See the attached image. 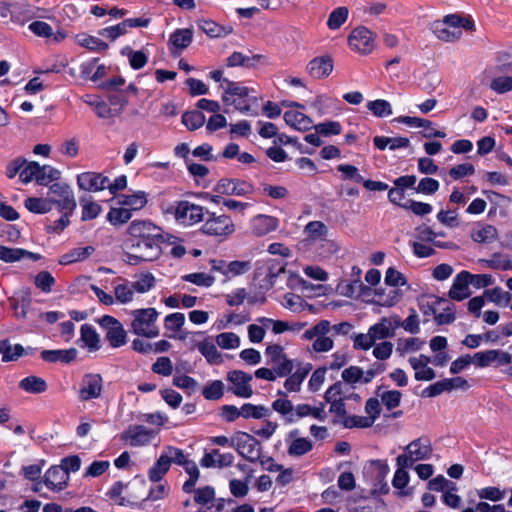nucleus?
Segmentation results:
<instances>
[{
    "instance_id": "obj_20",
    "label": "nucleus",
    "mask_w": 512,
    "mask_h": 512,
    "mask_svg": "<svg viewBox=\"0 0 512 512\" xmlns=\"http://www.w3.org/2000/svg\"><path fill=\"white\" fill-rule=\"evenodd\" d=\"M70 475L59 465L51 466L44 474V484L52 491L64 490L69 483Z\"/></svg>"
},
{
    "instance_id": "obj_49",
    "label": "nucleus",
    "mask_w": 512,
    "mask_h": 512,
    "mask_svg": "<svg viewBox=\"0 0 512 512\" xmlns=\"http://www.w3.org/2000/svg\"><path fill=\"white\" fill-rule=\"evenodd\" d=\"M76 41L80 46L94 52L105 51L108 49L107 43L91 35L79 34L76 36Z\"/></svg>"
},
{
    "instance_id": "obj_63",
    "label": "nucleus",
    "mask_w": 512,
    "mask_h": 512,
    "mask_svg": "<svg viewBox=\"0 0 512 512\" xmlns=\"http://www.w3.org/2000/svg\"><path fill=\"white\" fill-rule=\"evenodd\" d=\"M305 233L312 239H324L327 236L328 229L321 221H311L304 229Z\"/></svg>"
},
{
    "instance_id": "obj_18",
    "label": "nucleus",
    "mask_w": 512,
    "mask_h": 512,
    "mask_svg": "<svg viewBox=\"0 0 512 512\" xmlns=\"http://www.w3.org/2000/svg\"><path fill=\"white\" fill-rule=\"evenodd\" d=\"M214 191L219 194L243 196L251 194L254 188L252 184L243 180L222 178L217 182Z\"/></svg>"
},
{
    "instance_id": "obj_16",
    "label": "nucleus",
    "mask_w": 512,
    "mask_h": 512,
    "mask_svg": "<svg viewBox=\"0 0 512 512\" xmlns=\"http://www.w3.org/2000/svg\"><path fill=\"white\" fill-rule=\"evenodd\" d=\"M495 281L489 274H471L468 271H461L454 278L453 284L450 288H487L494 285Z\"/></svg>"
},
{
    "instance_id": "obj_8",
    "label": "nucleus",
    "mask_w": 512,
    "mask_h": 512,
    "mask_svg": "<svg viewBox=\"0 0 512 512\" xmlns=\"http://www.w3.org/2000/svg\"><path fill=\"white\" fill-rule=\"evenodd\" d=\"M208 218L201 230L204 234L226 239L235 232V224L228 215H216L207 212Z\"/></svg>"
},
{
    "instance_id": "obj_19",
    "label": "nucleus",
    "mask_w": 512,
    "mask_h": 512,
    "mask_svg": "<svg viewBox=\"0 0 512 512\" xmlns=\"http://www.w3.org/2000/svg\"><path fill=\"white\" fill-rule=\"evenodd\" d=\"M77 185L81 190L98 192L106 189L109 178L98 172H83L77 176Z\"/></svg>"
},
{
    "instance_id": "obj_28",
    "label": "nucleus",
    "mask_w": 512,
    "mask_h": 512,
    "mask_svg": "<svg viewBox=\"0 0 512 512\" xmlns=\"http://www.w3.org/2000/svg\"><path fill=\"white\" fill-rule=\"evenodd\" d=\"M40 258V254L33 253L22 248H9L0 245V259L7 263H13L24 259L37 261Z\"/></svg>"
},
{
    "instance_id": "obj_4",
    "label": "nucleus",
    "mask_w": 512,
    "mask_h": 512,
    "mask_svg": "<svg viewBox=\"0 0 512 512\" xmlns=\"http://www.w3.org/2000/svg\"><path fill=\"white\" fill-rule=\"evenodd\" d=\"M404 450L405 453L396 458L397 466L412 467L417 461L430 459L433 452L431 442L427 438L413 440Z\"/></svg>"
},
{
    "instance_id": "obj_46",
    "label": "nucleus",
    "mask_w": 512,
    "mask_h": 512,
    "mask_svg": "<svg viewBox=\"0 0 512 512\" xmlns=\"http://www.w3.org/2000/svg\"><path fill=\"white\" fill-rule=\"evenodd\" d=\"M312 448L313 443L310 439L304 437H296L290 443L287 452L290 456L300 457L310 452Z\"/></svg>"
},
{
    "instance_id": "obj_43",
    "label": "nucleus",
    "mask_w": 512,
    "mask_h": 512,
    "mask_svg": "<svg viewBox=\"0 0 512 512\" xmlns=\"http://www.w3.org/2000/svg\"><path fill=\"white\" fill-rule=\"evenodd\" d=\"M262 58V55H254L252 57H248L243 55L241 52H233L227 58V66L228 67H237L243 66L246 68H251L256 65V63Z\"/></svg>"
},
{
    "instance_id": "obj_50",
    "label": "nucleus",
    "mask_w": 512,
    "mask_h": 512,
    "mask_svg": "<svg viewBox=\"0 0 512 512\" xmlns=\"http://www.w3.org/2000/svg\"><path fill=\"white\" fill-rule=\"evenodd\" d=\"M81 341L90 350L95 351L100 348V338L93 326L89 324H83L81 326Z\"/></svg>"
},
{
    "instance_id": "obj_12",
    "label": "nucleus",
    "mask_w": 512,
    "mask_h": 512,
    "mask_svg": "<svg viewBox=\"0 0 512 512\" xmlns=\"http://www.w3.org/2000/svg\"><path fill=\"white\" fill-rule=\"evenodd\" d=\"M474 364L484 368L490 365L495 367L507 366L512 363V354L500 349H491L477 352L473 355Z\"/></svg>"
},
{
    "instance_id": "obj_3",
    "label": "nucleus",
    "mask_w": 512,
    "mask_h": 512,
    "mask_svg": "<svg viewBox=\"0 0 512 512\" xmlns=\"http://www.w3.org/2000/svg\"><path fill=\"white\" fill-rule=\"evenodd\" d=\"M128 233L132 237L131 240L166 241L169 244H174L176 239V236L164 235L161 227L148 220L132 221L129 225Z\"/></svg>"
},
{
    "instance_id": "obj_34",
    "label": "nucleus",
    "mask_w": 512,
    "mask_h": 512,
    "mask_svg": "<svg viewBox=\"0 0 512 512\" xmlns=\"http://www.w3.org/2000/svg\"><path fill=\"white\" fill-rule=\"evenodd\" d=\"M198 27L209 37L219 38L225 37L233 32L231 26H222L213 20H199Z\"/></svg>"
},
{
    "instance_id": "obj_1",
    "label": "nucleus",
    "mask_w": 512,
    "mask_h": 512,
    "mask_svg": "<svg viewBox=\"0 0 512 512\" xmlns=\"http://www.w3.org/2000/svg\"><path fill=\"white\" fill-rule=\"evenodd\" d=\"M262 275H264L266 284L270 286L276 285L280 279L286 280L289 288H295L297 286H302V288H326L322 284L313 285L307 283L299 275L286 271L284 267H276L275 265L261 266L257 268L256 277H260Z\"/></svg>"
},
{
    "instance_id": "obj_41",
    "label": "nucleus",
    "mask_w": 512,
    "mask_h": 512,
    "mask_svg": "<svg viewBox=\"0 0 512 512\" xmlns=\"http://www.w3.org/2000/svg\"><path fill=\"white\" fill-rule=\"evenodd\" d=\"M25 207L33 213L45 214L53 208V199L29 197L25 200Z\"/></svg>"
},
{
    "instance_id": "obj_6",
    "label": "nucleus",
    "mask_w": 512,
    "mask_h": 512,
    "mask_svg": "<svg viewBox=\"0 0 512 512\" xmlns=\"http://www.w3.org/2000/svg\"><path fill=\"white\" fill-rule=\"evenodd\" d=\"M211 271L217 274V278L225 283L234 277L243 275L251 270L252 264L250 261H230L227 262L222 259H212L210 261Z\"/></svg>"
},
{
    "instance_id": "obj_56",
    "label": "nucleus",
    "mask_w": 512,
    "mask_h": 512,
    "mask_svg": "<svg viewBox=\"0 0 512 512\" xmlns=\"http://www.w3.org/2000/svg\"><path fill=\"white\" fill-rule=\"evenodd\" d=\"M367 109L376 117L383 118L392 114L391 104L383 99H377L369 101L367 103Z\"/></svg>"
},
{
    "instance_id": "obj_64",
    "label": "nucleus",
    "mask_w": 512,
    "mask_h": 512,
    "mask_svg": "<svg viewBox=\"0 0 512 512\" xmlns=\"http://www.w3.org/2000/svg\"><path fill=\"white\" fill-rule=\"evenodd\" d=\"M490 88L498 94L507 93L512 90V77H496L491 81Z\"/></svg>"
},
{
    "instance_id": "obj_21",
    "label": "nucleus",
    "mask_w": 512,
    "mask_h": 512,
    "mask_svg": "<svg viewBox=\"0 0 512 512\" xmlns=\"http://www.w3.org/2000/svg\"><path fill=\"white\" fill-rule=\"evenodd\" d=\"M334 62L330 55L315 57L307 65L308 74L314 79L327 78L333 71Z\"/></svg>"
},
{
    "instance_id": "obj_42",
    "label": "nucleus",
    "mask_w": 512,
    "mask_h": 512,
    "mask_svg": "<svg viewBox=\"0 0 512 512\" xmlns=\"http://www.w3.org/2000/svg\"><path fill=\"white\" fill-rule=\"evenodd\" d=\"M119 203L128 206L131 210H140L147 204V195L143 191H138L129 195H120Z\"/></svg>"
},
{
    "instance_id": "obj_31",
    "label": "nucleus",
    "mask_w": 512,
    "mask_h": 512,
    "mask_svg": "<svg viewBox=\"0 0 512 512\" xmlns=\"http://www.w3.org/2000/svg\"><path fill=\"white\" fill-rule=\"evenodd\" d=\"M223 83H225L224 93L222 95L224 104L230 103V99L233 98L244 99L249 97L250 90L248 87L229 79H223Z\"/></svg>"
},
{
    "instance_id": "obj_54",
    "label": "nucleus",
    "mask_w": 512,
    "mask_h": 512,
    "mask_svg": "<svg viewBox=\"0 0 512 512\" xmlns=\"http://www.w3.org/2000/svg\"><path fill=\"white\" fill-rule=\"evenodd\" d=\"M245 290H240L238 292H234L231 294H228L226 296V301L230 306H238L244 302L245 299H247V303L249 305H253L257 302L263 303L265 301V297L263 295L260 296H247L244 293Z\"/></svg>"
},
{
    "instance_id": "obj_35",
    "label": "nucleus",
    "mask_w": 512,
    "mask_h": 512,
    "mask_svg": "<svg viewBox=\"0 0 512 512\" xmlns=\"http://www.w3.org/2000/svg\"><path fill=\"white\" fill-rule=\"evenodd\" d=\"M374 146L383 151L387 147L394 151L401 148H407L410 145V141L406 137H384V136H375L373 138Z\"/></svg>"
},
{
    "instance_id": "obj_26",
    "label": "nucleus",
    "mask_w": 512,
    "mask_h": 512,
    "mask_svg": "<svg viewBox=\"0 0 512 512\" xmlns=\"http://www.w3.org/2000/svg\"><path fill=\"white\" fill-rule=\"evenodd\" d=\"M431 359L426 355H419L418 357H411L409 363L415 370V379L418 381H430L435 378V372L432 368L428 367Z\"/></svg>"
},
{
    "instance_id": "obj_30",
    "label": "nucleus",
    "mask_w": 512,
    "mask_h": 512,
    "mask_svg": "<svg viewBox=\"0 0 512 512\" xmlns=\"http://www.w3.org/2000/svg\"><path fill=\"white\" fill-rule=\"evenodd\" d=\"M283 118L287 125L299 131H307L313 126L312 119L299 111H286Z\"/></svg>"
},
{
    "instance_id": "obj_32",
    "label": "nucleus",
    "mask_w": 512,
    "mask_h": 512,
    "mask_svg": "<svg viewBox=\"0 0 512 512\" xmlns=\"http://www.w3.org/2000/svg\"><path fill=\"white\" fill-rule=\"evenodd\" d=\"M0 354L2 355V362H14L20 357L27 354L26 349L21 344L12 345L10 340H0Z\"/></svg>"
},
{
    "instance_id": "obj_60",
    "label": "nucleus",
    "mask_w": 512,
    "mask_h": 512,
    "mask_svg": "<svg viewBox=\"0 0 512 512\" xmlns=\"http://www.w3.org/2000/svg\"><path fill=\"white\" fill-rule=\"evenodd\" d=\"M132 217V213L128 208H111L107 214V220L112 225H122L128 222Z\"/></svg>"
},
{
    "instance_id": "obj_39",
    "label": "nucleus",
    "mask_w": 512,
    "mask_h": 512,
    "mask_svg": "<svg viewBox=\"0 0 512 512\" xmlns=\"http://www.w3.org/2000/svg\"><path fill=\"white\" fill-rule=\"evenodd\" d=\"M277 395L279 398L273 401L272 409L283 416H289L288 420L293 422L295 408L292 402L287 399V392L279 390Z\"/></svg>"
},
{
    "instance_id": "obj_53",
    "label": "nucleus",
    "mask_w": 512,
    "mask_h": 512,
    "mask_svg": "<svg viewBox=\"0 0 512 512\" xmlns=\"http://www.w3.org/2000/svg\"><path fill=\"white\" fill-rule=\"evenodd\" d=\"M182 123L188 130L194 131L205 123V115L200 110L187 111L182 115Z\"/></svg>"
},
{
    "instance_id": "obj_47",
    "label": "nucleus",
    "mask_w": 512,
    "mask_h": 512,
    "mask_svg": "<svg viewBox=\"0 0 512 512\" xmlns=\"http://www.w3.org/2000/svg\"><path fill=\"white\" fill-rule=\"evenodd\" d=\"M341 377L343 381L350 385H355L357 383L360 384H368L369 381L365 380L366 373L365 371L358 366H350L344 369L341 373Z\"/></svg>"
},
{
    "instance_id": "obj_15",
    "label": "nucleus",
    "mask_w": 512,
    "mask_h": 512,
    "mask_svg": "<svg viewBox=\"0 0 512 512\" xmlns=\"http://www.w3.org/2000/svg\"><path fill=\"white\" fill-rule=\"evenodd\" d=\"M99 323L107 330L106 339L112 347L118 348L126 343V331L117 319L112 316L105 315L100 319Z\"/></svg>"
},
{
    "instance_id": "obj_62",
    "label": "nucleus",
    "mask_w": 512,
    "mask_h": 512,
    "mask_svg": "<svg viewBox=\"0 0 512 512\" xmlns=\"http://www.w3.org/2000/svg\"><path fill=\"white\" fill-rule=\"evenodd\" d=\"M151 370L161 376H170L173 372V364L169 357L162 356L152 364Z\"/></svg>"
},
{
    "instance_id": "obj_33",
    "label": "nucleus",
    "mask_w": 512,
    "mask_h": 512,
    "mask_svg": "<svg viewBox=\"0 0 512 512\" xmlns=\"http://www.w3.org/2000/svg\"><path fill=\"white\" fill-rule=\"evenodd\" d=\"M498 238V231L490 224H478L471 232V239L477 243H492Z\"/></svg>"
},
{
    "instance_id": "obj_14",
    "label": "nucleus",
    "mask_w": 512,
    "mask_h": 512,
    "mask_svg": "<svg viewBox=\"0 0 512 512\" xmlns=\"http://www.w3.org/2000/svg\"><path fill=\"white\" fill-rule=\"evenodd\" d=\"M172 209L175 219L183 224L191 225L203 220V207L189 201H179Z\"/></svg>"
},
{
    "instance_id": "obj_17",
    "label": "nucleus",
    "mask_w": 512,
    "mask_h": 512,
    "mask_svg": "<svg viewBox=\"0 0 512 512\" xmlns=\"http://www.w3.org/2000/svg\"><path fill=\"white\" fill-rule=\"evenodd\" d=\"M358 297L363 301L379 306H393L400 298L399 290H359Z\"/></svg>"
},
{
    "instance_id": "obj_57",
    "label": "nucleus",
    "mask_w": 512,
    "mask_h": 512,
    "mask_svg": "<svg viewBox=\"0 0 512 512\" xmlns=\"http://www.w3.org/2000/svg\"><path fill=\"white\" fill-rule=\"evenodd\" d=\"M348 9L344 6L334 9L327 20V26L331 30L339 29L348 18Z\"/></svg>"
},
{
    "instance_id": "obj_36",
    "label": "nucleus",
    "mask_w": 512,
    "mask_h": 512,
    "mask_svg": "<svg viewBox=\"0 0 512 512\" xmlns=\"http://www.w3.org/2000/svg\"><path fill=\"white\" fill-rule=\"evenodd\" d=\"M395 325L391 320L382 318L378 323L374 324L369 328L374 342L378 340H384L394 336Z\"/></svg>"
},
{
    "instance_id": "obj_40",
    "label": "nucleus",
    "mask_w": 512,
    "mask_h": 512,
    "mask_svg": "<svg viewBox=\"0 0 512 512\" xmlns=\"http://www.w3.org/2000/svg\"><path fill=\"white\" fill-rule=\"evenodd\" d=\"M294 416H296L297 418L311 416L315 419L323 421L327 417V414L325 412V404L321 403L319 407H312L309 404H299L295 407Z\"/></svg>"
},
{
    "instance_id": "obj_11",
    "label": "nucleus",
    "mask_w": 512,
    "mask_h": 512,
    "mask_svg": "<svg viewBox=\"0 0 512 512\" xmlns=\"http://www.w3.org/2000/svg\"><path fill=\"white\" fill-rule=\"evenodd\" d=\"M49 193L53 195V205H57L59 211L74 212L77 204L68 184L56 182L49 187Z\"/></svg>"
},
{
    "instance_id": "obj_22",
    "label": "nucleus",
    "mask_w": 512,
    "mask_h": 512,
    "mask_svg": "<svg viewBox=\"0 0 512 512\" xmlns=\"http://www.w3.org/2000/svg\"><path fill=\"white\" fill-rule=\"evenodd\" d=\"M193 41V30L190 28L176 29L169 37V50L173 56H178Z\"/></svg>"
},
{
    "instance_id": "obj_27",
    "label": "nucleus",
    "mask_w": 512,
    "mask_h": 512,
    "mask_svg": "<svg viewBox=\"0 0 512 512\" xmlns=\"http://www.w3.org/2000/svg\"><path fill=\"white\" fill-rule=\"evenodd\" d=\"M278 223V219L273 216L259 214L251 220V232L261 237L275 231Z\"/></svg>"
},
{
    "instance_id": "obj_29",
    "label": "nucleus",
    "mask_w": 512,
    "mask_h": 512,
    "mask_svg": "<svg viewBox=\"0 0 512 512\" xmlns=\"http://www.w3.org/2000/svg\"><path fill=\"white\" fill-rule=\"evenodd\" d=\"M418 304L424 314L434 315L440 311L442 305H448L449 300L431 293H424L418 298Z\"/></svg>"
},
{
    "instance_id": "obj_44",
    "label": "nucleus",
    "mask_w": 512,
    "mask_h": 512,
    "mask_svg": "<svg viewBox=\"0 0 512 512\" xmlns=\"http://www.w3.org/2000/svg\"><path fill=\"white\" fill-rule=\"evenodd\" d=\"M432 29L436 37L443 41H453L462 35V30H454L440 21L434 22Z\"/></svg>"
},
{
    "instance_id": "obj_10",
    "label": "nucleus",
    "mask_w": 512,
    "mask_h": 512,
    "mask_svg": "<svg viewBox=\"0 0 512 512\" xmlns=\"http://www.w3.org/2000/svg\"><path fill=\"white\" fill-rule=\"evenodd\" d=\"M265 354L268 358V364L272 366L279 377L289 375L293 368V361L290 360L284 352V348L278 344L269 345Z\"/></svg>"
},
{
    "instance_id": "obj_37",
    "label": "nucleus",
    "mask_w": 512,
    "mask_h": 512,
    "mask_svg": "<svg viewBox=\"0 0 512 512\" xmlns=\"http://www.w3.org/2000/svg\"><path fill=\"white\" fill-rule=\"evenodd\" d=\"M77 356V350L70 348L67 350H43L41 352V358L46 362H62L70 363Z\"/></svg>"
},
{
    "instance_id": "obj_59",
    "label": "nucleus",
    "mask_w": 512,
    "mask_h": 512,
    "mask_svg": "<svg viewBox=\"0 0 512 512\" xmlns=\"http://www.w3.org/2000/svg\"><path fill=\"white\" fill-rule=\"evenodd\" d=\"M484 297L498 306L506 307L512 299L507 290H485Z\"/></svg>"
},
{
    "instance_id": "obj_25",
    "label": "nucleus",
    "mask_w": 512,
    "mask_h": 512,
    "mask_svg": "<svg viewBox=\"0 0 512 512\" xmlns=\"http://www.w3.org/2000/svg\"><path fill=\"white\" fill-rule=\"evenodd\" d=\"M234 456L231 453H221L218 449H213L205 453L200 464L205 468H225L233 464Z\"/></svg>"
},
{
    "instance_id": "obj_55",
    "label": "nucleus",
    "mask_w": 512,
    "mask_h": 512,
    "mask_svg": "<svg viewBox=\"0 0 512 512\" xmlns=\"http://www.w3.org/2000/svg\"><path fill=\"white\" fill-rule=\"evenodd\" d=\"M61 172L49 165L40 166V171L37 172L36 182L39 185L46 186L50 182L56 181L60 178Z\"/></svg>"
},
{
    "instance_id": "obj_38",
    "label": "nucleus",
    "mask_w": 512,
    "mask_h": 512,
    "mask_svg": "<svg viewBox=\"0 0 512 512\" xmlns=\"http://www.w3.org/2000/svg\"><path fill=\"white\" fill-rule=\"evenodd\" d=\"M19 388L27 393L41 394L47 390L48 386L43 378L31 375L19 382Z\"/></svg>"
},
{
    "instance_id": "obj_48",
    "label": "nucleus",
    "mask_w": 512,
    "mask_h": 512,
    "mask_svg": "<svg viewBox=\"0 0 512 512\" xmlns=\"http://www.w3.org/2000/svg\"><path fill=\"white\" fill-rule=\"evenodd\" d=\"M169 469V460L166 455L162 453L156 463L149 469L148 477L151 481L158 482L169 471Z\"/></svg>"
},
{
    "instance_id": "obj_45",
    "label": "nucleus",
    "mask_w": 512,
    "mask_h": 512,
    "mask_svg": "<svg viewBox=\"0 0 512 512\" xmlns=\"http://www.w3.org/2000/svg\"><path fill=\"white\" fill-rule=\"evenodd\" d=\"M94 252L92 246L76 247L68 253L61 256L60 264L66 265L73 262L81 261L90 256Z\"/></svg>"
},
{
    "instance_id": "obj_58",
    "label": "nucleus",
    "mask_w": 512,
    "mask_h": 512,
    "mask_svg": "<svg viewBox=\"0 0 512 512\" xmlns=\"http://www.w3.org/2000/svg\"><path fill=\"white\" fill-rule=\"evenodd\" d=\"M199 352L207 359L210 363H218L220 361V354L211 340H204L198 344Z\"/></svg>"
},
{
    "instance_id": "obj_23",
    "label": "nucleus",
    "mask_w": 512,
    "mask_h": 512,
    "mask_svg": "<svg viewBox=\"0 0 512 512\" xmlns=\"http://www.w3.org/2000/svg\"><path fill=\"white\" fill-rule=\"evenodd\" d=\"M153 432L145 426L136 425L130 426L121 434V439L128 442L131 446H143L153 438Z\"/></svg>"
},
{
    "instance_id": "obj_61",
    "label": "nucleus",
    "mask_w": 512,
    "mask_h": 512,
    "mask_svg": "<svg viewBox=\"0 0 512 512\" xmlns=\"http://www.w3.org/2000/svg\"><path fill=\"white\" fill-rule=\"evenodd\" d=\"M202 394L207 400H218L224 394V384L220 380H214L207 384L202 391Z\"/></svg>"
},
{
    "instance_id": "obj_24",
    "label": "nucleus",
    "mask_w": 512,
    "mask_h": 512,
    "mask_svg": "<svg viewBox=\"0 0 512 512\" xmlns=\"http://www.w3.org/2000/svg\"><path fill=\"white\" fill-rule=\"evenodd\" d=\"M102 388V378L99 374H87L82 380V387L79 391L80 399L88 401L98 398L101 395Z\"/></svg>"
},
{
    "instance_id": "obj_13",
    "label": "nucleus",
    "mask_w": 512,
    "mask_h": 512,
    "mask_svg": "<svg viewBox=\"0 0 512 512\" xmlns=\"http://www.w3.org/2000/svg\"><path fill=\"white\" fill-rule=\"evenodd\" d=\"M227 380L230 383L228 390L241 398H250L253 395V389L250 384L252 375L241 370H234L228 373Z\"/></svg>"
},
{
    "instance_id": "obj_9",
    "label": "nucleus",
    "mask_w": 512,
    "mask_h": 512,
    "mask_svg": "<svg viewBox=\"0 0 512 512\" xmlns=\"http://www.w3.org/2000/svg\"><path fill=\"white\" fill-rule=\"evenodd\" d=\"M348 44L355 52L368 55L375 47V34L364 26H358L348 36Z\"/></svg>"
},
{
    "instance_id": "obj_2",
    "label": "nucleus",
    "mask_w": 512,
    "mask_h": 512,
    "mask_svg": "<svg viewBox=\"0 0 512 512\" xmlns=\"http://www.w3.org/2000/svg\"><path fill=\"white\" fill-rule=\"evenodd\" d=\"M132 316L131 329L134 334L145 338H155L159 335L156 324L159 313L155 308L136 309Z\"/></svg>"
},
{
    "instance_id": "obj_52",
    "label": "nucleus",
    "mask_w": 512,
    "mask_h": 512,
    "mask_svg": "<svg viewBox=\"0 0 512 512\" xmlns=\"http://www.w3.org/2000/svg\"><path fill=\"white\" fill-rule=\"evenodd\" d=\"M241 417L245 419L254 418L261 419L270 415V410L263 405H254L245 403L240 408Z\"/></svg>"
},
{
    "instance_id": "obj_51",
    "label": "nucleus",
    "mask_w": 512,
    "mask_h": 512,
    "mask_svg": "<svg viewBox=\"0 0 512 512\" xmlns=\"http://www.w3.org/2000/svg\"><path fill=\"white\" fill-rule=\"evenodd\" d=\"M185 472L189 475V479L183 484V491L191 493L194 491L196 482L200 476V471L197 464L193 460H187L182 466Z\"/></svg>"
},
{
    "instance_id": "obj_5",
    "label": "nucleus",
    "mask_w": 512,
    "mask_h": 512,
    "mask_svg": "<svg viewBox=\"0 0 512 512\" xmlns=\"http://www.w3.org/2000/svg\"><path fill=\"white\" fill-rule=\"evenodd\" d=\"M164 241L131 240L127 256L130 263L137 261H154L162 253L160 244Z\"/></svg>"
},
{
    "instance_id": "obj_7",
    "label": "nucleus",
    "mask_w": 512,
    "mask_h": 512,
    "mask_svg": "<svg viewBox=\"0 0 512 512\" xmlns=\"http://www.w3.org/2000/svg\"><path fill=\"white\" fill-rule=\"evenodd\" d=\"M232 448L250 462H256L261 455L260 442L254 436L242 431L232 436Z\"/></svg>"
}]
</instances>
